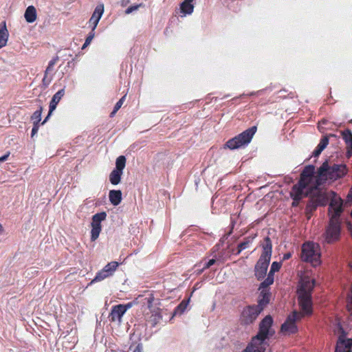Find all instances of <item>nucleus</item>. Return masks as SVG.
Masks as SVG:
<instances>
[{
  "label": "nucleus",
  "instance_id": "dca6fc26",
  "mask_svg": "<svg viewBox=\"0 0 352 352\" xmlns=\"http://www.w3.org/2000/svg\"><path fill=\"white\" fill-rule=\"evenodd\" d=\"M343 139L346 144L347 151L346 156L347 157H351L352 156V132L350 129H346L342 132Z\"/></svg>",
  "mask_w": 352,
  "mask_h": 352
},
{
  "label": "nucleus",
  "instance_id": "c756f323",
  "mask_svg": "<svg viewBox=\"0 0 352 352\" xmlns=\"http://www.w3.org/2000/svg\"><path fill=\"white\" fill-rule=\"evenodd\" d=\"M118 266V263L113 261L105 265L103 270H104L107 272L109 273V275L111 276L112 275L113 272L116 270Z\"/></svg>",
  "mask_w": 352,
  "mask_h": 352
},
{
  "label": "nucleus",
  "instance_id": "1a4fd4ad",
  "mask_svg": "<svg viewBox=\"0 0 352 352\" xmlns=\"http://www.w3.org/2000/svg\"><path fill=\"white\" fill-rule=\"evenodd\" d=\"M315 190L316 191L312 193L307 204V214L311 213L319 206H325L329 201V197L326 192L319 190V188Z\"/></svg>",
  "mask_w": 352,
  "mask_h": 352
},
{
  "label": "nucleus",
  "instance_id": "9d476101",
  "mask_svg": "<svg viewBox=\"0 0 352 352\" xmlns=\"http://www.w3.org/2000/svg\"><path fill=\"white\" fill-rule=\"evenodd\" d=\"M126 165V158L124 155L119 156L116 161V168L109 175V181L113 185H118L120 182L123 169Z\"/></svg>",
  "mask_w": 352,
  "mask_h": 352
},
{
  "label": "nucleus",
  "instance_id": "8fccbe9b",
  "mask_svg": "<svg viewBox=\"0 0 352 352\" xmlns=\"http://www.w3.org/2000/svg\"><path fill=\"white\" fill-rule=\"evenodd\" d=\"M205 269H204V267L201 269V270H199V272H197V274H201V272H203V271Z\"/></svg>",
  "mask_w": 352,
  "mask_h": 352
},
{
  "label": "nucleus",
  "instance_id": "de8ad7c7",
  "mask_svg": "<svg viewBox=\"0 0 352 352\" xmlns=\"http://www.w3.org/2000/svg\"><path fill=\"white\" fill-rule=\"evenodd\" d=\"M118 111H116V109H113V110L111 111V113H110V117H113L115 116V114Z\"/></svg>",
  "mask_w": 352,
  "mask_h": 352
},
{
  "label": "nucleus",
  "instance_id": "39448f33",
  "mask_svg": "<svg viewBox=\"0 0 352 352\" xmlns=\"http://www.w3.org/2000/svg\"><path fill=\"white\" fill-rule=\"evenodd\" d=\"M273 318L271 316H266L259 324L258 333L252 338L251 342L243 352H265L267 346V340H269L275 333L272 329Z\"/></svg>",
  "mask_w": 352,
  "mask_h": 352
},
{
  "label": "nucleus",
  "instance_id": "5fc2aeb1",
  "mask_svg": "<svg viewBox=\"0 0 352 352\" xmlns=\"http://www.w3.org/2000/svg\"><path fill=\"white\" fill-rule=\"evenodd\" d=\"M330 136L336 137V135H333V134H331V135H330Z\"/></svg>",
  "mask_w": 352,
  "mask_h": 352
},
{
  "label": "nucleus",
  "instance_id": "5701e85b",
  "mask_svg": "<svg viewBox=\"0 0 352 352\" xmlns=\"http://www.w3.org/2000/svg\"><path fill=\"white\" fill-rule=\"evenodd\" d=\"M3 27L0 29V49L4 47L8 41V31L6 28V22L3 21Z\"/></svg>",
  "mask_w": 352,
  "mask_h": 352
},
{
  "label": "nucleus",
  "instance_id": "f3484780",
  "mask_svg": "<svg viewBox=\"0 0 352 352\" xmlns=\"http://www.w3.org/2000/svg\"><path fill=\"white\" fill-rule=\"evenodd\" d=\"M65 94L64 89H61L58 91L52 97L49 107L50 108V113H52L56 108V106L62 97Z\"/></svg>",
  "mask_w": 352,
  "mask_h": 352
},
{
  "label": "nucleus",
  "instance_id": "a211bd4d",
  "mask_svg": "<svg viewBox=\"0 0 352 352\" xmlns=\"http://www.w3.org/2000/svg\"><path fill=\"white\" fill-rule=\"evenodd\" d=\"M329 144V138L327 135L323 136L319 144L313 151L312 155L315 157H318L322 151Z\"/></svg>",
  "mask_w": 352,
  "mask_h": 352
},
{
  "label": "nucleus",
  "instance_id": "49530a36",
  "mask_svg": "<svg viewBox=\"0 0 352 352\" xmlns=\"http://www.w3.org/2000/svg\"><path fill=\"white\" fill-rule=\"evenodd\" d=\"M345 341L346 342V344H348V346H350L352 348V339L345 338Z\"/></svg>",
  "mask_w": 352,
  "mask_h": 352
},
{
  "label": "nucleus",
  "instance_id": "6e6d98bb",
  "mask_svg": "<svg viewBox=\"0 0 352 352\" xmlns=\"http://www.w3.org/2000/svg\"><path fill=\"white\" fill-rule=\"evenodd\" d=\"M133 254H136V252L135 250H133Z\"/></svg>",
  "mask_w": 352,
  "mask_h": 352
},
{
  "label": "nucleus",
  "instance_id": "3c124183",
  "mask_svg": "<svg viewBox=\"0 0 352 352\" xmlns=\"http://www.w3.org/2000/svg\"><path fill=\"white\" fill-rule=\"evenodd\" d=\"M241 252H239V249L237 248V250H236V255H238V254H239Z\"/></svg>",
  "mask_w": 352,
  "mask_h": 352
},
{
  "label": "nucleus",
  "instance_id": "f257e3e1",
  "mask_svg": "<svg viewBox=\"0 0 352 352\" xmlns=\"http://www.w3.org/2000/svg\"><path fill=\"white\" fill-rule=\"evenodd\" d=\"M348 173L346 164H334L329 165L327 160L316 171L315 166L309 164L306 166L300 173V177L291 190L290 196L293 199L292 206H297L300 201L307 195L305 190L310 188L316 190L323 186L327 181L334 182L344 177Z\"/></svg>",
  "mask_w": 352,
  "mask_h": 352
},
{
  "label": "nucleus",
  "instance_id": "423d86ee",
  "mask_svg": "<svg viewBox=\"0 0 352 352\" xmlns=\"http://www.w3.org/2000/svg\"><path fill=\"white\" fill-rule=\"evenodd\" d=\"M262 248L263 252L254 267V275L258 280L265 277L271 260L272 244L269 236L265 237Z\"/></svg>",
  "mask_w": 352,
  "mask_h": 352
},
{
  "label": "nucleus",
  "instance_id": "a19ab883",
  "mask_svg": "<svg viewBox=\"0 0 352 352\" xmlns=\"http://www.w3.org/2000/svg\"><path fill=\"white\" fill-rule=\"evenodd\" d=\"M143 347L142 344H138L135 349L133 350V352H142Z\"/></svg>",
  "mask_w": 352,
  "mask_h": 352
},
{
  "label": "nucleus",
  "instance_id": "2eb2a0df",
  "mask_svg": "<svg viewBox=\"0 0 352 352\" xmlns=\"http://www.w3.org/2000/svg\"><path fill=\"white\" fill-rule=\"evenodd\" d=\"M261 289L260 294V298L258 300V304L256 305L258 307L262 308V311L265 305H267L270 302V292L267 289V288H260Z\"/></svg>",
  "mask_w": 352,
  "mask_h": 352
},
{
  "label": "nucleus",
  "instance_id": "412c9836",
  "mask_svg": "<svg viewBox=\"0 0 352 352\" xmlns=\"http://www.w3.org/2000/svg\"><path fill=\"white\" fill-rule=\"evenodd\" d=\"M24 17L28 23H33L36 19V10L33 6H28L25 12Z\"/></svg>",
  "mask_w": 352,
  "mask_h": 352
},
{
  "label": "nucleus",
  "instance_id": "09e8293b",
  "mask_svg": "<svg viewBox=\"0 0 352 352\" xmlns=\"http://www.w3.org/2000/svg\"><path fill=\"white\" fill-rule=\"evenodd\" d=\"M260 91H257V92H252V93H250V96L255 95L256 94L259 93Z\"/></svg>",
  "mask_w": 352,
  "mask_h": 352
},
{
  "label": "nucleus",
  "instance_id": "c03bdc74",
  "mask_svg": "<svg viewBox=\"0 0 352 352\" xmlns=\"http://www.w3.org/2000/svg\"><path fill=\"white\" fill-rule=\"evenodd\" d=\"M51 114H52V113H50V108L49 107L48 114H47V117L45 118V120H43V122L41 123V124H44L47 122V120L50 117Z\"/></svg>",
  "mask_w": 352,
  "mask_h": 352
},
{
  "label": "nucleus",
  "instance_id": "72a5a7b5",
  "mask_svg": "<svg viewBox=\"0 0 352 352\" xmlns=\"http://www.w3.org/2000/svg\"><path fill=\"white\" fill-rule=\"evenodd\" d=\"M125 97H126V95L122 96L119 100L118 102L116 104L115 107H114V109H116V111H118L120 107H122V104H123V102L125 99Z\"/></svg>",
  "mask_w": 352,
  "mask_h": 352
},
{
  "label": "nucleus",
  "instance_id": "bb28decb",
  "mask_svg": "<svg viewBox=\"0 0 352 352\" xmlns=\"http://www.w3.org/2000/svg\"><path fill=\"white\" fill-rule=\"evenodd\" d=\"M100 232L101 226L91 225V240L92 241H96L98 238Z\"/></svg>",
  "mask_w": 352,
  "mask_h": 352
},
{
  "label": "nucleus",
  "instance_id": "e433bc0d",
  "mask_svg": "<svg viewBox=\"0 0 352 352\" xmlns=\"http://www.w3.org/2000/svg\"><path fill=\"white\" fill-rule=\"evenodd\" d=\"M38 124H33V128L32 129L31 136L34 137L38 132Z\"/></svg>",
  "mask_w": 352,
  "mask_h": 352
},
{
  "label": "nucleus",
  "instance_id": "864d4df0",
  "mask_svg": "<svg viewBox=\"0 0 352 352\" xmlns=\"http://www.w3.org/2000/svg\"><path fill=\"white\" fill-rule=\"evenodd\" d=\"M131 336H132V333H129V338H130V339L131 338Z\"/></svg>",
  "mask_w": 352,
  "mask_h": 352
},
{
  "label": "nucleus",
  "instance_id": "4468645a",
  "mask_svg": "<svg viewBox=\"0 0 352 352\" xmlns=\"http://www.w3.org/2000/svg\"><path fill=\"white\" fill-rule=\"evenodd\" d=\"M103 13H104V5L103 4L98 5L96 7L90 19H89V21L90 24L93 25V27L91 28L92 32H94L95 30V29L96 28L97 25H98L100 19H101Z\"/></svg>",
  "mask_w": 352,
  "mask_h": 352
},
{
  "label": "nucleus",
  "instance_id": "7ed1b4c3",
  "mask_svg": "<svg viewBox=\"0 0 352 352\" xmlns=\"http://www.w3.org/2000/svg\"><path fill=\"white\" fill-rule=\"evenodd\" d=\"M329 204V223L324 234V241L327 243H332L339 240L341 233L340 215L342 213L343 200L335 192Z\"/></svg>",
  "mask_w": 352,
  "mask_h": 352
},
{
  "label": "nucleus",
  "instance_id": "cd10ccee",
  "mask_svg": "<svg viewBox=\"0 0 352 352\" xmlns=\"http://www.w3.org/2000/svg\"><path fill=\"white\" fill-rule=\"evenodd\" d=\"M109 273L107 272L104 270L102 269L101 271L97 273L96 276L92 280L91 283L101 281L104 278L109 277Z\"/></svg>",
  "mask_w": 352,
  "mask_h": 352
},
{
  "label": "nucleus",
  "instance_id": "473e14b6",
  "mask_svg": "<svg viewBox=\"0 0 352 352\" xmlns=\"http://www.w3.org/2000/svg\"><path fill=\"white\" fill-rule=\"evenodd\" d=\"M280 267H281V263L280 262L274 261L272 263V265H271L270 269L272 271H274V272H276L279 271Z\"/></svg>",
  "mask_w": 352,
  "mask_h": 352
},
{
  "label": "nucleus",
  "instance_id": "ea45409f",
  "mask_svg": "<svg viewBox=\"0 0 352 352\" xmlns=\"http://www.w3.org/2000/svg\"><path fill=\"white\" fill-rule=\"evenodd\" d=\"M346 201L348 202L352 203V186H351V188L347 195Z\"/></svg>",
  "mask_w": 352,
  "mask_h": 352
},
{
  "label": "nucleus",
  "instance_id": "2f4dec72",
  "mask_svg": "<svg viewBox=\"0 0 352 352\" xmlns=\"http://www.w3.org/2000/svg\"><path fill=\"white\" fill-rule=\"evenodd\" d=\"M94 36H95L94 31L92 32V30H91V32L87 36V37L86 38L85 43L83 44V45L82 47V50L85 49L91 43V42L93 40V38H94Z\"/></svg>",
  "mask_w": 352,
  "mask_h": 352
},
{
  "label": "nucleus",
  "instance_id": "37998d69",
  "mask_svg": "<svg viewBox=\"0 0 352 352\" xmlns=\"http://www.w3.org/2000/svg\"><path fill=\"white\" fill-rule=\"evenodd\" d=\"M142 6H144L142 3H140L139 4H134L133 3V11L137 10L139 8H140Z\"/></svg>",
  "mask_w": 352,
  "mask_h": 352
},
{
  "label": "nucleus",
  "instance_id": "6ab92c4d",
  "mask_svg": "<svg viewBox=\"0 0 352 352\" xmlns=\"http://www.w3.org/2000/svg\"><path fill=\"white\" fill-rule=\"evenodd\" d=\"M194 0H184L180 4L181 12L186 16L192 13L194 10V5L192 3Z\"/></svg>",
  "mask_w": 352,
  "mask_h": 352
},
{
  "label": "nucleus",
  "instance_id": "6e6552de",
  "mask_svg": "<svg viewBox=\"0 0 352 352\" xmlns=\"http://www.w3.org/2000/svg\"><path fill=\"white\" fill-rule=\"evenodd\" d=\"M301 258L305 262L311 263L314 265L320 263V252L318 244L314 242H306L302 246Z\"/></svg>",
  "mask_w": 352,
  "mask_h": 352
},
{
  "label": "nucleus",
  "instance_id": "b1692460",
  "mask_svg": "<svg viewBox=\"0 0 352 352\" xmlns=\"http://www.w3.org/2000/svg\"><path fill=\"white\" fill-rule=\"evenodd\" d=\"M274 272L271 269L267 274V276L263 282L260 284V288H267L270 285H272L274 281Z\"/></svg>",
  "mask_w": 352,
  "mask_h": 352
},
{
  "label": "nucleus",
  "instance_id": "58836bf2",
  "mask_svg": "<svg viewBox=\"0 0 352 352\" xmlns=\"http://www.w3.org/2000/svg\"><path fill=\"white\" fill-rule=\"evenodd\" d=\"M10 155V152H8L6 154L3 155V156L0 157V164L6 161Z\"/></svg>",
  "mask_w": 352,
  "mask_h": 352
},
{
  "label": "nucleus",
  "instance_id": "c85d7f7f",
  "mask_svg": "<svg viewBox=\"0 0 352 352\" xmlns=\"http://www.w3.org/2000/svg\"><path fill=\"white\" fill-rule=\"evenodd\" d=\"M42 107H41L38 110H36L31 116V120L33 124H38L41 120Z\"/></svg>",
  "mask_w": 352,
  "mask_h": 352
},
{
  "label": "nucleus",
  "instance_id": "0eeeda50",
  "mask_svg": "<svg viewBox=\"0 0 352 352\" xmlns=\"http://www.w3.org/2000/svg\"><path fill=\"white\" fill-rule=\"evenodd\" d=\"M256 130L257 127L256 126L248 128L241 133L229 140L226 143L225 146L231 150L246 146L251 142Z\"/></svg>",
  "mask_w": 352,
  "mask_h": 352
},
{
  "label": "nucleus",
  "instance_id": "7c9ffc66",
  "mask_svg": "<svg viewBox=\"0 0 352 352\" xmlns=\"http://www.w3.org/2000/svg\"><path fill=\"white\" fill-rule=\"evenodd\" d=\"M59 58L58 56H56V57L53 58L48 63V65L45 69V73L46 74H48L50 72H51L52 70H53V67L54 66V65L57 63V61L58 60Z\"/></svg>",
  "mask_w": 352,
  "mask_h": 352
},
{
  "label": "nucleus",
  "instance_id": "a878e982",
  "mask_svg": "<svg viewBox=\"0 0 352 352\" xmlns=\"http://www.w3.org/2000/svg\"><path fill=\"white\" fill-rule=\"evenodd\" d=\"M255 236L256 235L252 236H248L245 238L243 242L240 243L238 245L239 252H242L243 250L246 249L249 246V245L252 243Z\"/></svg>",
  "mask_w": 352,
  "mask_h": 352
},
{
  "label": "nucleus",
  "instance_id": "f704fd0d",
  "mask_svg": "<svg viewBox=\"0 0 352 352\" xmlns=\"http://www.w3.org/2000/svg\"><path fill=\"white\" fill-rule=\"evenodd\" d=\"M52 80L51 78H47V74L45 72V76L43 78V84L45 87H47Z\"/></svg>",
  "mask_w": 352,
  "mask_h": 352
},
{
  "label": "nucleus",
  "instance_id": "20e7f679",
  "mask_svg": "<svg viewBox=\"0 0 352 352\" xmlns=\"http://www.w3.org/2000/svg\"><path fill=\"white\" fill-rule=\"evenodd\" d=\"M135 296L137 297L133 299V305H140L145 320L155 326L162 319L160 309L157 307L159 300H155L149 291H145L142 294H135Z\"/></svg>",
  "mask_w": 352,
  "mask_h": 352
},
{
  "label": "nucleus",
  "instance_id": "4d7b16f0",
  "mask_svg": "<svg viewBox=\"0 0 352 352\" xmlns=\"http://www.w3.org/2000/svg\"><path fill=\"white\" fill-rule=\"evenodd\" d=\"M228 96H229V95H226V96H224V98H227V97H228Z\"/></svg>",
  "mask_w": 352,
  "mask_h": 352
},
{
  "label": "nucleus",
  "instance_id": "a18cd8bd",
  "mask_svg": "<svg viewBox=\"0 0 352 352\" xmlns=\"http://www.w3.org/2000/svg\"><path fill=\"white\" fill-rule=\"evenodd\" d=\"M291 256H292L291 253H286L283 255V259L287 260V259L290 258Z\"/></svg>",
  "mask_w": 352,
  "mask_h": 352
},
{
  "label": "nucleus",
  "instance_id": "79ce46f5",
  "mask_svg": "<svg viewBox=\"0 0 352 352\" xmlns=\"http://www.w3.org/2000/svg\"><path fill=\"white\" fill-rule=\"evenodd\" d=\"M132 13V5H129L128 8L123 12L124 14H129Z\"/></svg>",
  "mask_w": 352,
  "mask_h": 352
},
{
  "label": "nucleus",
  "instance_id": "9b49d317",
  "mask_svg": "<svg viewBox=\"0 0 352 352\" xmlns=\"http://www.w3.org/2000/svg\"><path fill=\"white\" fill-rule=\"evenodd\" d=\"M262 311V308L256 305H250L245 308L242 312L243 322L245 324L252 323Z\"/></svg>",
  "mask_w": 352,
  "mask_h": 352
},
{
  "label": "nucleus",
  "instance_id": "ddd939ff",
  "mask_svg": "<svg viewBox=\"0 0 352 352\" xmlns=\"http://www.w3.org/2000/svg\"><path fill=\"white\" fill-rule=\"evenodd\" d=\"M338 330L340 335L335 352H352V348L350 346H348L345 341L346 332L340 324L338 325Z\"/></svg>",
  "mask_w": 352,
  "mask_h": 352
},
{
  "label": "nucleus",
  "instance_id": "4be33fe9",
  "mask_svg": "<svg viewBox=\"0 0 352 352\" xmlns=\"http://www.w3.org/2000/svg\"><path fill=\"white\" fill-rule=\"evenodd\" d=\"M190 301V297L183 300L175 309L173 316H181L187 308Z\"/></svg>",
  "mask_w": 352,
  "mask_h": 352
},
{
  "label": "nucleus",
  "instance_id": "f8f14e48",
  "mask_svg": "<svg viewBox=\"0 0 352 352\" xmlns=\"http://www.w3.org/2000/svg\"><path fill=\"white\" fill-rule=\"evenodd\" d=\"M132 306V302H128L126 305H118L112 307L111 311L109 314V320L112 322L118 321L121 322L122 316L125 314L126 310Z\"/></svg>",
  "mask_w": 352,
  "mask_h": 352
},
{
  "label": "nucleus",
  "instance_id": "603ef678",
  "mask_svg": "<svg viewBox=\"0 0 352 352\" xmlns=\"http://www.w3.org/2000/svg\"><path fill=\"white\" fill-rule=\"evenodd\" d=\"M3 230V226L0 223V231Z\"/></svg>",
  "mask_w": 352,
  "mask_h": 352
},
{
  "label": "nucleus",
  "instance_id": "f03ea898",
  "mask_svg": "<svg viewBox=\"0 0 352 352\" xmlns=\"http://www.w3.org/2000/svg\"><path fill=\"white\" fill-rule=\"evenodd\" d=\"M314 279L304 280L299 289L298 300L300 312L294 310L290 314L281 325L284 333H294L298 331L296 322L305 316H311L313 313L312 291L315 287Z\"/></svg>",
  "mask_w": 352,
  "mask_h": 352
},
{
  "label": "nucleus",
  "instance_id": "4c0bfd02",
  "mask_svg": "<svg viewBox=\"0 0 352 352\" xmlns=\"http://www.w3.org/2000/svg\"><path fill=\"white\" fill-rule=\"evenodd\" d=\"M131 3V0H121L120 1V6L123 8L129 6Z\"/></svg>",
  "mask_w": 352,
  "mask_h": 352
},
{
  "label": "nucleus",
  "instance_id": "c9c22d12",
  "mask_svg": "<svg viewBox=\"0 0 352 352\" xmlns=\"http://www.w3.org/2000/svg\"><path fill=\"white\" fill-rule=\"evenodd\" d=\"M216 263V260L214 258L210 259L208 262H206L204 266V269H208L213 265Z\"/></svg>",
  "mask_w": 352,
  "mask_h": 352
},
{
  "label": "nucleus",
  "instance_id": "393cba45",
  "mask_svg": "<svg viewBox=\"0 0 352 352\" xmlns=\"http://www.w3.org/2000/svg\"><path fill=\"white\" fill-rule=\"evenodd\" d=\"M107 217V214L105 212H101L99 213H96L92 217V222L91 225L101 226V222L104 221Z\"/></svg>",
  "mask_w": 352,
  "mask_h": 352
},
{
  "label": "nucleus",
  "instance_id": "aec40b11",
  "mask_svg": "<svg viewBox=\"0 0 352 352\" xmlns=\"http://www.w3.org/2000/svg\"><path fill=\"white\" fill-rule=\"evenodd\" d=\"M109 197L113 206H118L122 201V192L119 190H111L109 191Z\"/></svg>",
  "mask_w": 352,
  "mask_h": 352
}]
</instances>
